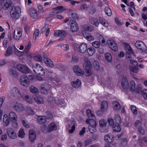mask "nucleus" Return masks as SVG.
<instances>
[{
  "label": "nucleus",
  "instance_id": "f257e3e1",
  "mask_svg": "<svg viewBox=\"0 0 147 147\" xmlns=\"http://www.w3.org/2000/svg\"><path fill=\"white\" fill-rule=\"evenodd\" d=\"M87 124H89L88 126V130L91 134H93L96 131L97 123L94 119H92L90 118L87 119L85 121Z\"/></svg>",
  "mask_w": 147,
  "mask_h": 147
},
{
  "label": "nucleus",
  "instance_id": "f03ea898",
  "mask_svg": "<svg viewBox=\"0 0 147 147\" xmlns=\"http://www.w3.org/2000/svg\"><path fill=\"white\" fill-rule=\"evenodd\" d=\"M21 13V9L19 7L14 6L11 7L10 11V16L11 18L18 19L20 17Z\"/></svg>",
  "mask_w": 147,
  "mask_h": 147
},
{
  "label": "nucleus",
  "instance_id": "7ed1b4c3",
  "mask_svg": "<svg viewBox=\"0 0 147 147\" xmlns=\"http://www.w3.org/2000/svg\"><path fill=\"white\" fill-rule=\"evenodd\" d=\"M83 65L86 71L85 75L86 76H90L92 73L91 70L92 64L91 62L88 58H85Z\"/></svg>",
  "mask_w": 147,
  "mask_h": 147
},
{
  "label": "nucleus",
  "instance_id": "20e7f679",
  "mask_svg": "<svg viewBox=\"0 0 147 147\" xmlns=\"http://www.w3.org/2000/svg\"><path fill=\"white\" fill-rule=\"evenodd\" d=\"M57 129V125L53 122H52L49 125L48 127L45 125H43L41 127V129L44 133H50L52 131L56 130Z\"/></svg>",
  "mask_w": 147,
  "mask_h": 147
},
{
  "label": "nucleus",
  "instance_id": "39448f33",
  "mask_svg": "<svg viewBox=\"0 0 147 147\" xmlns=\"http://www.w3.org/2000/svg\"><path fill=\"white\" fill-rule=\"evenodd\" d=\"M32 68L34 73L37 74L44 75L45 74L44 69L39 64H34L33 65Z\"/></svg>",
  "mask_w": 147,
  "mask_h": 147
},
{
  "label": "nucleus",
  "instance_id": "423d86ee",
  "mask_svg": "<svg viewBox=\"0 0 147 147\" xmlns=\"http://www.w3.org/2000/svg\"><path fill=\"white\" fill-rule=\"evenodd\" d=\"M136 47L139 49L142 52H144L147 50L145 44L142 41L138 40L135 44Z\"/></svg>",
  "mask_w": 147,
  "mask_h": 147
},
{
  "label": "nucleus",
  "instance_id": "0eeeda50",
  "mask_svg": "<svg viewBox=\"0 0 147 147\" xmlns=\"http://www.w3.org/2000/svg\"><path fill=\"white\" fill-rule=\"evenodd\" d=\"M22 34V29L18 27H17L14 31L13 34V38L16 40H19L21 37Z\"/></svg>",
  "mask_w": 147,
  "mask_h": 147
},
{
  "label": "nucleus",
  "instance_id": "6e6552de",
  "mask_svg": "<svg viewBox=\"0 0 147 147\" xmlns=\"http://www.w3.org/2000/svg\"><path fill=\"white\" fill-rule=\"evenodd\" d=\"M77 125V123L75 120L74 119H72L67 127L69 132L70 133H73L75 130L76 126Z\"/></svg>",
  "mask_w": 147,
  "mask_h": 147
},
{
  "label": "nucleus",
  "instance_id": "1a4fd4ad",
  "mask_svg": "<svg viewBox=\"0 0 147 147\" xmlns=\"http://www.w3.org/2000/svg\"><path fill=\"white\" fill-rule=\"evenodd\" d=\"M12 107L14 110L18 112L23 111L25 109L22 104L17 102L13 104Z\"/></svg>",
  "mask_w": 147,
  "mask_h": 147
},
{
  "label": "nucleus",
  "instance_id": "9d476101",
  "mask_svg": "<svg viewBox=\"0 0 147 147\" xmlns=\"http://www.w3.org/2000/svg\"><path fill=\"white\" fill-rule=\"evenodd\" d=\"M20 81L21 84L25 86H28L30 84L28 78L25 75H23L21 76Z\"/></svg>",
  "mask_w": 147,
  "mask_h": 147
},
{
  "label": "nucleus",
  "instance_id": "9b49d317",
  "mask_svg": "<svg viewBox=\"0 0 147 147\" xmlns=\"http://www.w3.org/2000/svg\"><path fill=\"white\" fill-rule=\"evenodd\" d=\"M107 43L109 48L113 51H117L118 50V47L116 43L112 40H108Z\"/></svg>",
  "mask_w": 147,
  "mask_h": 147
},
{
  "label": "nucleus",
  "instance_id": "f8f14e48",
  "mask_svg": "<svg viewBox=\"0 0 147 147\" xmlns=\"http://www.w3.org/2000/svg\"><path fill=\"white\" fill-rule=\"evenodd\" d=\"M7 132L8 136L11 139H14L17 137V135L16 131L11 128H8Z\"/></svg>",
  "mask_w": 147,
  "mask_h": 147
},
{
  "label": "nucleus",
  "instance_id": "ddd939ff",
  "mask_svg": "<svg viewBox=\"0 0 147 147\" xmlns=\"http://www.w3.org/2000/svg\"><path fill=\"white\" fill-rule=\"evenodd\" d=\"M73 70L74 73L78 76H82L84 74L83 71L77 65L73 66Z\"/></svg>",
  "mask_w": 147,
  "mask_h": 147
},
{
  "label": "nucleus",
  "instance_id": "4468645a",
  "mask_svg": "<svg viewBox=\"0 0 147 147\" xmlns=\"http://www.w3.org/2000/svg\"><path fill=\"white\" fill-rule=\"evenodd\" d=\"M70 31L72 32H76L78 29V26L77 23L75 21H70Z\"/></svg>",
  "mask_w": 147,
  "mask_h": 147
},
{
  "label": "nucleus",
  "instance_id": "2eb2a0df",
  "mask_svg": "<svg viewBox=\"0 0 147 147\" xmlns=\"http://www.w3.org/2000/svg\"><path fill=\"white\" fill-rule=\"evenodd\" d=\"M54 35L56 36L62 37L59 39V40H62L63 39L64 37L67 36L66 32L64 30H58L55 31Z\"/></svg>",
  "mask_w": 147,
  "mask_h": 147
},
{
  "label": "nucleus",
  "instance_id": "dca6fc26",
  "mask_svg": "<svg viewBox=\"0 0 147 147\" xmlns=\"http://www.w3.org/2000/svg\"><path fill=\"white\" fill-rule=\"evenodd\" d=\"M8 116L11 122L12 123H16L17 121L18 117L15 112L11 111L9 113Z\"/></svg>",
  "mask_w": 147,
  "mask_h": 147
},
{
  "label": "nucleus",
  "instance_id": "f3484780",
  "mask_svg": "<svg viewBox=\"0 0 147 147\" xmlns=\"http://www.w3.org/2000/svg\"><path fill=\"white\" fill-rule=\"evenodd\" d=\"M82 35L84 38L88 41L91 42L94 40V37L93 36H92L90 34L87 32L85 31H83Z\"/></svg>",
  "mask_w": 147,
  "mask_h": 147
},
{
  "label": "nucleus",
  "instance_id": "a211bd4d",
  "mask_svg": "<svg viewBox=\"0 0 147 147\" xmlns=\"http://www.w3.org/2000/svg\"><path fill=\"white\" fill-rule=\"evenodd\" d=\"M71 84L74 88L77 89L81 87L82 83L80 80L77 79L72 81Z\"/></svg>",
  "mask_w": 147,
  "mask_h": 147
},
{
  "label": "nucleus",
  "instance_id": "6ab92c4d",
  "mask_svg": "<svg viewBox=\"0 0 147 147\" xmlns=\"http://www.w3.org/2000/svg\"><path fill=\"white\" fill-rule=\"evenodd\" d=\"M114 139V136L111 134H109L105 136L104 140L107 143L113 142Z\"/></svg>",
  "mask_w": 147,
  "mask_h": 147
},
{
  "label": "nucleus",
  "instance_id": "aec40b11",
  "mask_svg": "<svg viewBox=\"0 0 147 147\" xmlns=\"http://www.w3.org/2000/svg\"><path fill=\"white\" fill-rule=\"evenodd\" d=\"M87 45L84 42H83L80 45L78 51L81 53H84L87 50Z\"/></svg>",
  "mask_w": 147,
  "mask_h": 147
},
{
  "label": "nucleus",
  "instance_id": "412c9836",
  "mask_svg": "<svg viewBox=\"0 0 147 147\" xmlns=\"http://www.w3.org/2000/svg\"><path fill=\"white\" fill-rule=\"evenodd\" d=\"M17 68L20 71L25 74L28 73L29 71V69L28 67L22 65H18Z\"/></svg>",
  "mask_w": 147,
  "mask_h": 147
},
{
  "label": "nucleus",
  "instance_id": "4be33fe9",
  "mask_svg": "<svg viewBox=\"0 0 147 147\" xmlns=\"http://www.w3.org/2000/svg\"><path fill=\"white\" fill-rule=\"evenodd\" d=\"M50 86L47 84H43L41 86V88L40 91L43 94H46L47 93V89H49L50 88Z\"/></svg>",
  "mask_w": 147,
  "mask_h": 147
},
{
  "label": "nucleus",
  "instance_id": "5701e85b",
  "mask_svg": "<svg viewBox=\"0 0 147 147\" xmlns=\"http://www.w3.org/2000/svg\"><path fill=\"white\" fill-rule=\"evenodd\" d=\"M33 98L35 102L38 104H42L44 103L43 98L40 95L34 96Z\"/></svg>",
  "mask_w": 147,
  "mask_h": 147
},
{
  "label": "nucleus",
  "instance_id": "b1692460",
  "mask_svg": "<svg viewBox=\"0 0 147 147\" xmlns=\"http://www.w3.org/2000/svg\"><path fill=\"white\" fill-rule=\"evenodd\" d=\"M98 20L100 24L103 26L107 28L109 26V24L105 18L100 17L99 18Z\"/></svg>",
  "mask_w": 147,
  "mask_h": 147
},
{
  "label": "nucleus",
  "instance_id": "393cba45",
  "mask_svg": "<svg viewBox=\"0 0 147 147\" xmlns=\"http://www.w3.org/2000/svg\"><path fill=\"white\" fill-rule=\"evenodd\" d=\"M126 57L127 58H129L131 57L130 54L132 53H133L131 48L130 46L129 45H127L126 46Z\"/></svg>",
  "mask_w": 147,
  "mask_h": 147
},
{
  "label": "nucleus",
  "instance_id": "a878e982",
  "mask_svg": "<svg viewBox=\"0 0 147 147\" xmlns=\"http://www.w3.org/2000/svg\"><path fill=\"white\" fill-rule=\"evenodd\" d=\"M108 107V104L107 101H103L100 105V109L103 112L107 111Z\"/></svg>",
  "mask_w": 147,
  "mask_h": 147
},
{
  "label": "nucleus",
  "instance_id": "bb28decb",
  "mask_svg": "<svg viewBox=\"0 0 147 147\" xmlns=\"http://www.w3.org/2000/svg\"><path fill=\"white\" fill-rule=\"evenodd\" d=\"M112 107L115 111H117L121 109V106L118 102L114 101L113 102Z\"/></svg>",
  "mask_w": 147,
  "mask_h": 147
},
{
  "label": "nucleus",
  "instance_id": "cd10ccee",
  "mask_svg": "<svg viewBox=\"0 0 147 147\" xmlns=\"http://www.w3.org/2000/svg\"><path fill=\"white\" fill-rule=\"evenodd\" d=\"M36 138V134L34 130L30 129L29 131V138L31 142H33Z\"/></svg>",
  "mask_w": 147,
  "mask_h": 147
},
{
  "label": "nucleus",
  "instance_id": "c85d7f7f",
  "mask_svg": "<svg viewBox=\"0 0 147 147\" xmlns=\"http://www.w3.org/2000/svg\"><path fill=\"white\" fill-rule=\"evenodd\" d=\"M53 12L56 13H61L65 10V9L62 6H59L53 9Z\"/></svg>",
  "mask_w": 147,
  "mask_h": 147
},
{
  "label": "nucleus",
  "instance_id": "c756f323",
  "mask_svg": "<svg viewBox=\"0 0 147 147\" xmlns=\"http://www.w3.org/2000/svg\"><path fill=\"white\" fill-rule=\"evenodd\" d=\"M29 13L31 17L32 18L36 19L38 18V14L36 10L30 9L29 10Z\"/></svg>",
  "mask_w": 147,
  "mask_h": 147
},
{
  "label": "nucleus",
  "instance_id": "7c9ffc66",
  "mask_svg": "<svg viewBox=\"0 0 147 147\" xmlns=\"http://www.w3.org/2000/svg\"><path fill=\"white\" fill-rule=\"evenodd\" d=\"M44 61L46 65L49 67L52 68L54 66L53 62L49 59L45 58Z\"/></svg>",
  "mask_w": 147,
  "mask_h": 147
},
{
  "label": "nucleus",
  "instance_id": "2f4dec72",
  "mask_svg": "<svg viewBox=\"0 0 147 147\" xmlns=\"http://www.w3.org/2000/svg\"><path fill=\"white\" fill-rule=\"evenodd\" d=\"M90 21L91 24L96 27H98L99 26V23L97 18H91L90 19Z\"/></svg>",
  "mask_w": 147,
  "mask_h": 147
},
{
  "label": "nucleus",
  "instance_id": "473e14b6",
  "mask_svg": "<svg viewBox=\"0 0 147 147\" xmlns=\"http://www.w3.org/2000/svg\"><path fill=\"white\" fill-rule=\"evenodd\" d=\"M9 120V117L7 115L5 114L3 115V121L5 125L7 126L9 125L10 123Z\"/></svg>",
  "mask_w": 147,
  "mask_h": 147
},
{
  "label": "nucleus",
  "instance_id": "72a5a7b5",
  "mask_svg": "<svg viewBox=\"0 0 147 147\" xmlns=\"http://www.w3.org/2000/svg\"><path fill=\"white\" fill-rule=\"evenodd\" d=\"M121 86L125 89L128 88L129 86V84L128 81L126 78H124L122 80Z\"/></svg>",
  "mask_w": 147,
  "mask_h": 147
},
{
  "label": "nucleus",
  "instance_id": "f704fd0d",
  "mask_svg": "<svg viewBox=\"0 0 147 147\" xmlns=\"http://www.w3.org/2000/svg\"><path fill=\"white\" fill-rule=\"evenodd\" d=\"M23 98L27 103L30 104H31L33 102L32 98L27 95H24Z\"/></svg>",
  "mask_w": 147,
  "mask_h": 147
},
{
  "label": "nucleus",
  "instance_id": "c9c22d12",
  "mask_svg": "<svg viewBox=\"0 0 147 147\" xmlns=\"http://www.w3.org/2000/svg\"><path fill=\"white\" fill-rule=\"evenodd\" d=\"M86 115L88 117L90 118H92V119H95V115L92 113V112L90 109H88L86 111Z\"/></svg>",
  "mask_w": 147,
  "mask_h": 147
},
{
  "label": "nucleus",
  "instance_id": "e433bc0d",
  "mask_svg": "<svg viewBox=\"0 0 147 147\" xmlns=\"http://www.w3.org/2000/svg\"><path fill=\"white\" fill-rule=\"evenodd\" d=\"M13 46L12 47H9L7 49V51L5 54L6 56H8L11 55L12 53L13 50L14 51V49L13 48Z\"/></svg>",
  "mask_w": 147,
  "mask_h": 147
},
{
  "label": "nucleus",
  "instance_id": "4c0bfd02",
  "mask_svg": "<svg viewBox=\"0 0 147 147\" xmlns=\"http://www.w3.org/2000/svg\"><path fill=\"white\" fill-rule=\"evenodd\" d=\"M87 51L88 55L90 56H92L95 53L96 50L93 47H89L87 49Z\"/></svg>",
  "mask_w": 147,
  "mask_h": 147
},
{
  "label": "nucleus",
  "instance_id": "58836bf2",
  "mask_svg": "<svg viewBox=\"0 0 147 147\" xmlns=\"http://www.w3.org/2000/svg\"><path fill=\"white\" fill-rule=\"evenodd\" d=\"M114 120L116 124H120L121 123V119L120 116L118 114L115 115Z\"/></svg>",
  "mask_w": 147,
  "mask_h": 147
},
{
  "label": "nucleus",
  "instance_id": "ea45409f",
  "mask_svg": "<svg viewBox=\"0 0 147 147\" xmlns=\"http://www.w3.org/2000/svg\"><path fill=\"white\" fill-rule=\"evenodd\" d=\"M5 2L4 4L3 8L5 9H7L9 7H10L11 5L12 2L10 0L5 1Z\"/></svg>",
  "mask_w": 147,
  "mask_h": 147
},
{
  "label": "nucleus",
  "instance_id": "a19ab883",
  "mask_svg": "<svg viewBox=\"0 0 147 147\" xmlns=\"http://www.w3.org/2000/svg\"><path fill=\"white\" fill-rule=\"evenodd\" d=\"M29 88L30 92L33 94H38L39 92L38 89L33 86H31Z\"/></svg>",
  "mask_w": 147,
  "mask_h": 147
},
{
  "label": "nucleus",
  "instance_id": "79ce46f5",
  "mask_svg": "<svg viewBox=\"0 0 147 147\" xmlns=\"http://www.w3.org/2000/svg\"><path fill=\"white\" fill-rule=\"evenodd\" d=\"M13 48L14 49V52L15 54L19 57H21L23 55V52L19 51L16 47L15 46H13Z\"/></svg>",
  "mask_w": 147,
  "mask_h": 147
},
{
  "label": "nucleus",
  "instance_id": "37998d69",
  "mask_svg": "<svg viewBox=\"0 0 147 147\" xmlns=\"http://www.w3.org/2000/svg\"><path fill=\"white\" fill-rule=\"evenodd\" d=\"M37 119L39 123L40 124L45 123L47 121V119L44 116L38 117Z\"/></svg>",
  "mask_w": 147,
  "mask_h": 147
},
{
  "label": "nucleus",
  "instance_id": "c03bdc74",
  "mask_svg": "<svg viewBox=\"0 0 147 147\" xmlns=\"http://www.w3.org/2000/svg\"><path fill=\"white\" fill-rule=\"evenodd\" d=\"M117 125H115L113 126V129L114 131L119 132L121 130V127L119 124H117Z\"/></svg>",
  "mask_w": 147,
  "mask_h": 147
},
{
  "label": "nucleus",
  "instance_id": "a18cd8bd",
  "mask_svg": "<svg viewBox=\"0 0 147 147\" xmlns=\"http://www.w3.org/2000/svg\"><path fill=\"white\" fill-rule=\"evenodd\" d=\"M98 39L100 42H101V45L102 46H106L107 43H106L104 38L102 35H100L98 37Z\"/></svg>",
  "mask_w": 147,
  "mask_h": 147
},
{
  "label": "nucleus",
  "instance_id": "49530a36",
  "mask_svg": "<svg viewBox=\"0 0 147 147\" xmlns=\"http://www.w3.org/2000/svg\"><path fill=\"white\" fill-rule=\"evenodd\" d=\"M99 124L100 127L103 128L106 125L107 121L106 120L102 119L99 121Z\"/></svg>",
  "mask_w": 147,
  "mask_h": 147
},
{
  "label": "nucleus",
  "instance_id": "de8ad7c7",
  "mask_svg": "<svg viewBox=\"0 0 147 147\" xmlns=\"http://www.w3.org/2000/svg\"><path fill=\"white\" fill-rule=\"evenodd\" d=\"M25 134L24 130L22 129H21L18 131V136L21 138H24L25 137Z\"/></svg>",
  "mask_w": 147,
  "mask_h": 147
},
{
  "label": "nucleus",
  "instance_id": "09e8293b",
  "mask_svg": "<svg viewBox=\"0 0 147 147\" xmlns=\"http://www.w3.org/2000/svg\"><path fill=\"white\" fill-rule=\"evenodd\" d=\"M83 28L86 30L90 32H92L94 30V27L91 25H84L83 26Z\"/></svg>",
  "mask_w": 147,
  "mask_h": 147
},
{
  "label": "nucleus",
  "instance_id": "8fccbe9b",
  "mask_svg": "<svg viewBox=\"0 0 147 147\" xmlns=\"http://www.w3.org/2000/svg\"><path fill=\"white\" fill-rule=\"evenodd\" d=\"M105 58L107 61L109 62H111L112 58L111 55L109 53H106L105 55Z\"/></svg>",
  "mask_w": 147,
  "mask_h": 147
},
{
  "label": "nucleus",
  "instance_id": "3c124183",
  "mask_svg": "<svg viewBox=\"0 0 147 147\" xmlns=\"http://www.w3.org/2000/svg\"><path fill=\"white\" fill-rule=\"evenodd\" d=\"M22 121L23 125L24 127L27 128L29 127V125L28 123V121L25 118H22Z\"/></svg>",
  "mask_w": 147,
  "mask_h": 147
},
{
  "label": "nucleus",
  "instance_id": "603ef678",
  "mask_svg": "<svg viewBox=\"0 0 147 147\" xmlns=\"http://www.w3.org/2000/svg\"><path fill=\"white\" fill-rule=\"evenodd\" d=\"M50 80L51 81H54L56 84H57L58 86H60L61 84V83H59L60 82V80L59 78H50Z\"/></svg>",
  "mask_w": 147,
  "mask_h": 147
},
{
  "label": "nucleus",
  "instance_id": "864d4df0",
  "mask_svg": "<svg viewBox=\"0 0 147 147\" xmlns=\"http://www.w3.org/2000/svg\"><path fill=\"white\" fill-rule=\"evenodd\" d=\"M92 46L96 48H99L100 46V42L98 41H95L91 43Z\"/></svg>",
  "mask_w": 147,
  "mask_h": 147
},
{
  "label": "nucleus",
  "instance_id": "5fc2aeb1",
  "mask_svg": "<svg viewBox=\"0 0 147 147\" xmlns=\"http://www.w3.org/2000/svg\"><path fill=\"white\" fill-rule=\"evenodd\" d=\"M87 10L88 13L92 15L95 12V9L93 7H88Z\"/></svg>",
  "mask_w": 147,
  "mask_h": 147
},
{
  "label": "nucleus",
  "instance_id": "6e6d98bb",
  "mask_svg": "<svg viewBox=\"0 0 147 147\" xmlns=\"http://www.w3.org/2000/svg\"><path fill=\"white\" fill-rule=\"evenodd\" d=\"M135 127L136 129H138L142 127V124L141 121L139 120H137L135 124Z\"/></svg>",
  "mask_w": 147,
  "mask_h": 147
},
{
  "label": "nucleus",
  "instance_id": "4d7b16f0",
  "mask_svg": "<svg viewBox=\"0 0 147 147\" xmlns=\"http://www.w3.org/2000/svg\"><path fill=\"white\" fill-rule=\"evenodd\" d=\"M129 69L131 71L134 73H138L139 68L137 66L133 67L131 66H129Z\"/></svg>",
  "mask_w": 147,
  "mask_h": 147
},
{
  "label": "nucleus",
  "instance_id": "13d9d810",
  "mask_svg": "<svg viewBox=\"0 0 147 147\" xmlns=\"http://www.w3.org/2000/svg\"><path fill=\"white\" fill-rule=\"evenodd\" d=\"M12 91V94L15 96H18L20 94L18 90L16 88H13Z\"/></svg>",
  "mask_w": 147,
  "mask_h": 147
},
{
  "label": "nucleus",
  "instance_id": "bf43d9fd",
  "mask_svg": "<svg viewBox=\"0 0 147 147\" xmlns=\"http://www.w3.org/2000/svg\"><path fill=\"white\" fill-rule=\"evenodd\" d=\"M135 82L133 81H132L131 82L130 84L129 88L131 91H134L135 90Z\"/></svg>",
  "mask_w": 147,
  "mask_h": 147
},
{
  "label": "nucleus",
  "instance_id": "052dcab7",
  "mask_svg": "<svg viewBox=\"0 0 147 147\" xmlns=\"http://www.w3.org/2000/svg\"><path fill=\"white\" fill-rule=\"evenodd\" d=\"M93 64L94 69L96 70H97L99 69L100 68L99 64L97 61H94L93 63Z\"/></svg>",
  "mask_w": 147,
  "mask_h": 147
},
{
  "label": "nucleus",
  "instance_id": "680f3d73",
  "mask_svg": "<svg viewBox=\"0 0 147 147\" xmlns=\"http://www.w3.org/2000/svg\"><path fill=\"white\" fill-rule=\"evenodd\" d=\"M55 100L56 101H55V102L60 107H63V101L60 100L56 98H55Z\"/></svg>",
  "mask_w": 147,
  "mask_h": 147
},
{
  "label": "nucleus",
  "instance_id": "e2e57ef3",
  "mask_svg": "<svg viewBox=\"0 0 147 147\" xmlns=\"http://www.w3.org/2000/svg\"><path fill=\"white\" fill-rule=\"evenodd\" d=\"M105 11L106 14L108 16H110L112 14V12L111 9L108 7H106L105 9Z\"/></svg>",
  "mask_w": 147,
  "mask_h": 147
},
{
  "label": "nucleus",
  "instance_id": "0e129e2a",
  "mask_svg": "<svg viewBox=\"0 0 147 147\" xmlns=\"http://www.w3.org/2000/svg\"><path fill=\"white\" fill-rule=\"evenodd\" d=\"M131 110L133 113L135 115H136L138 113V111L135 106L131 105Z\"/></svg>",
  "mask_w": 147,
  "mask_h": 147
},
{
  "label": "nucleus",
  "instance_id": "69168bd1",
  "mask_svg": "<svg viewBox=\"0 0 147 147\" xmlns=\"http://www.w3.org/2000/svg\"><path fill=\"white\" fill-rule=\"evenodd\" d=\"M142 95L144 99L147 100V90L143 89L142 92Z\"/></svg>",
  "mask_w": 147,
  "mask_h": 147
},
{
  "label": "nucleus",
  "instance_id": "338daca9",
  "mask_svg": "<svg viewBox=\"0 0 147 147\" xmlns=\"http://www.w3.org/2000/svg\"><path fill=\"white\" fill-rule=\"evenodd\" d=\"M116 144L113 142L107 143L106 145V147H115Z\"/></svg>",
  "mask_w": 147,
  "mask_h": 147
},
{
  "label": "nucleus",
  "instance_id": "774afa93",
  "mask_svg": "<svg viewBox=\"0 0 147 147\" xmlns=\"http://www.w3.org/2000/svg\"><path fill=\"white\" fill-rule=\"evenodd\" d=\"M72 45L73 47L74 48L75 50L78 49V50L79 48L80 47L78 44L76 43V42L73 41L72 42Z\"/></svg>",
  "mask_w": 147,
  "mask_h": 147
}]
</instances>
